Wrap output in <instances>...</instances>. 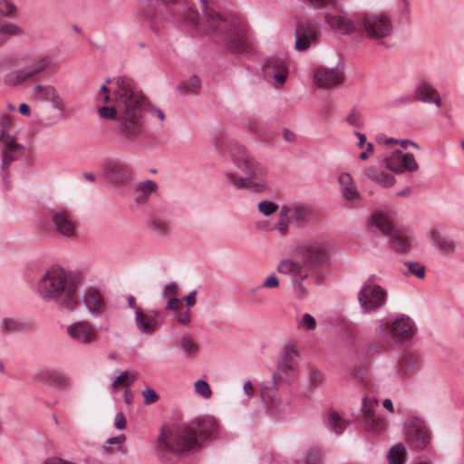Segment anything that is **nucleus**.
<instances>
[{
  "label": "nucleus",
  "mask_w": 464,
  "mask_h": 464,
  "mask_svg": "<svg viewBox=\"0 0 464 464\" xmlns=\"http://www.w3.org/2000/svg\"><path fill=\"white\" fill-rule=\"evenodd\" d=\"M106 82L114 86L115 105L100 107V116L116 120L122 143L127 148H132L138 144V140L145 130L141 113L144 96L126 76L108 78Z\"/></svg>",
  "instance_id": "obj_1"
},
{
  "label": "nucleus",
  "mask_w": 464,
  "mask_h": 464,
  "mask_svg": "<svg viewBox=\"0 0 464 464\" xmlns=\"http://www.w3.org/2000/svg\"><path fill=\"white\" fill-rule=\"evenodd\" d=\"M218 430V423L214 420L198 419L178 425L171 430H162L158 440L163 449L180 454L199 449L200 444L217 433Z\"/></svg>",
  "instance_id": "obj_2"
},
{
  "label": "nucleus",
  "mask_w": 464,
  "mask_h": 464,
  "mask_svg": "<svg viewBox=\"0 0 464 464\" xmlns=\"http://www.w3.org/2000/svg\"><path fill=\"white\" fill-rule=\"evenodd\" d=\"M79 281L61 267L48 270L38 283V293L45 301H53L73 311L80 304Z\"/></svg>",
  "instance_id": "obj_3"
},
{
  "label": "nucleus",
  "mask_w": 464,
  "mask_h": 464,
  "mask_svg": "<svg viewBox=\"0 0 464 464\" xmlns=\"http://www.w3.org/2000/svg\"><path fill=\"white\" fill-rule=\"evenodd\" d=\"M331 244L323 238H313L304 242L298 248L301 261L283 260L277 266L282 274H290L293 281L300 283L308 276V273L328 261Z\"/></svg>",
  "instance_id": "obj_4"
},
{
  "label": "nucleus",
  "mask_w": 464,
  "mask_h": 464,
  "mask_svg": "<svg viewBox=\"0 0 464 464\" xmlns=\"http://www.w3.org/2000/svg\"><path fill=\"white\" fill-rule=\"evenodd\" d=\"M229 153L235 165L246 176L238 177L232 172H226L224 174L226 180L237 189H247L253 193L265 191L266 183L259 178L266 175V168L262 163L252 160L246 148L237 142L229 145Z\"/></svg>",
  "instance_id": "obj_5"
},
{
  "label": "nucleus",
  "mask_w": 464,
  "mask_h": 464,
  "mask_svg": "<svg viewBox=\"0 0 464 464\" xmlns=\"http://www.w3.org/2000/svg\"><path fill=\"white\" fill-rule=\"evenodd\" d=\"M209 30L222 34L221 41L235 54L240 55L248 48L250 38L246 21L239 16L223 18L219 14L209 11L205 0H200Z\"/></svg>",
  "instance_id": "obj_6"
},
{
  "label": "nucleus",
  "mask_w": 464,
  "mask_h": 464,
  "mask_svg": "<svg viewBox=\"0 0 464 464\" xmlns=\"http://www.w3.org/2000/svg\"><path fill=\"white\" fill-rule=\"evenodd\" d=\"M314 8L324 9L325 24L336 34H349L358 32L357 22L354 23L346 13L337 9V0H310Z\"/></svg>",
  "instance_id": "obj_7"
},
{
  "label": "nucleus",
  "mask_w": 464,
  "mask_h": 464,
  "mask_svg": "<svg viewBox=\"0 0 464 464\" xmlns=\"http://www.w3.org/2000/svg\"><path fill=\"white\" fill-rule=\"evenodd\" d=\"M358 32L371 40L379 42L393 33L392 19L385 14H364L357 20Z\"/></svg>",
  "instance_id": "obj_8"
},
{
  "label": "nucleus",
  "mask_w": 464,
  "mask_h": 464,
  "mask_svg": "<svg viewBox=\"0 0 464 464\" xmlns=\"http://www.w3.org/2000/svg\"><path fill=\"white\" fill-rule=\"evenodd\" d=\"M315 218V215L305 205H283L279 212V220L275 226L282 236L288 230V224L302 227Z\"/></svg>",
  "instance_id": "obj_9"
},
{
  "label": "nucleus",
  "mask_w": 464,
  "mask_h": 464,
  "mask_svg": "<svg viewBox=\"0 0 464 464\" xmlns=\"http://www.w3.org/2000/svg\"><path fill=\"white\" fill-rule=\"evenodd\" d=\"M387 300V292L373 283L365 284L358 293V301L363 314L377 312Z\"/></svg>",
  "instance_id": "obj_10"
},
{
  "label": "nucleus",
  "mask_w": 464,
  "mask_h": 464,
  "mask_svg": "<svg viewBox=\"0 0 464 464\" xmlns=\"http://www.w3.org/2000/svg\"><path fill=\"white\" fill-rule=\"evenodd\" d=\"M396 227V215L389 208L372 210L365 220V227L369 232H378L386 237Z\"/></svg>",
  "instance_id": "obj_11"
},
{
  "label": "nucleus",
  "mask_w": 464,
  "mask_h": 464,
  "mask_svg": "<svg viewBox=\"0 0 464 464\" xmlns=\"http://www.w3.org/2000/svg\"><path fill=\"white\" fill-rule=\"evenodd\" d=\"M132 169L124 160L113 159L102 165V178L112 186L128 185L132 178Z\"/></svg>",
  "instance_id": "obj_12"
},
{
  "label": "nucleus",
  "mask_w": 464,
  "mask_h": 464,
  "mask_svg": "<svg viewBox=\"0 0 464 464\" xmlns=\"http://www.w3.org/2000/svg\"><path fill=\"white\" fill-rule=\"evenodd\" d=\"M344 67L338 63L334 67L320 66L314 72V82L322 89H333L341 85L343 82Z\"/></svg>",
  "instance_id": "obj_13"
},
{
  "label": "nucleus",
  "mask_w": 464,
  "mask_h": 464,
  "mask_svg": "<svg viewBox=\"0 0 464 464\" xmlns=\"http://www.w3.org/2000/svg\"><path fill=\"white\" fill-rule=\"evenodd\" d=\"M321 33L315 25L310 22L299 21L295 29V48L304 52L310 47L318 44Z\"/></svg>",
  "instance_id": "obj_14"
},
{
  "label": "nucleus",
  "mask_w": 464,
  "mask_h": 464,
  "mask_svg": "<svg viewBox=\"0 0 464 464\" xmlns=\"http://www.w3.org/2000/svg\"><path fill=\"white\" fill-rule=\"evenodd\" d=\"M384 163L391 171L401 174L403 172H414L419 169L414 155L412 153H403L400 150H396L391 155L385 157Z\"/></svg>",
  "instance_id": "obj_15"
},
{
  "label": "nucleus",
  "mask_w": 464,
  "mask_h": 464,
  "mask_svg": "<svg viewBox=\"0 0 464 464\" xmlns=\"http://www.w3.org/2000/svg\"><path fill=\"white\" fill-rule=\"evenodd\" d=\"M377 405L378 401L376 398L370 396L363 397L362 411L365 429L374 433L381 432L386 428L384 418L375 414L374 408Z\"/></svg>",
  "instance_id": "obj_16"
},
{
  "label": "nucleus",
  "mask_w": 464,
  "mask_h": 464,
  "mask_svg": "<svg viewBox=\"0 0 464 464\" xmlns=\"http://www.w3.org/2000/svg\"><path fill=\"white\" fill-rule=\"evenodd\" d=\"M431 433L422 421L411 423L406 431V441L411 449L422 450L430 443Z\"/></svg>",
  "instance_id": "obj_17"
},
{
  "label": "nucleus",
  "mask_w": 464,
  "mask_h": 464,
  "mask_svg": "<svg viewBox=\"0 0 464 464\" xmlns=\"http://www.w3.org/2000/svg\"><path fill=\"white\" fill-rule=\"evenodd\" d=\"M414 95L416 101L424 103H434L438 108L441 107L442 102L438 90L424 76L417 78L414 85Z\"/></svg>",
  "instance_id": "obj_18"
},
{
  "label": "nucleus",
  "mask_w": 464,
  "mask_h": 464,
  "mask_svg": "<svg viewBox=\"0 0 464 464\" xmlns=\"http://www.w3.org/2000/svg\"><path fill=\"white\" fill-rule=\"evenodd\" d=\"M4 143L1 151L2 165L1 169L4 173V179L9 175V166L19 160H21L25 153V147L16 141V139L11 140Z\"/></svg>",
  "instance_id": "obj_19"
},
{
  "label": "nucleus",
  "mask_w": 464,
  "mask_h": 464,
  "mask_svg": "<svg viewBox=\"0 0 464 464\" xmlns=\"http://www.w3.org/2000/svg\"><path fill=\"white\" fill-rule=\"evenodd\" d=\"M265 76L272 78L277 84H284L288 77V64L285 59L272 56L268 57L264 64Z\"/></svg>",
  "instance_id": "obj_20"
},
{
  "label": "nucleus",
  "mask_w": 464,
  "mask_h": 464,
  "mask_svg": "<svg viewBox=\"0 0 464 464\" xmlns=\"http://www.w3.org/2000/svg\"><path fill=\"white\" fill-rule=\"evenodd\" d=\"M68 335L76 343L89 344L97 338V331L86 322L79 321L67 327Z\"/></svg>",
  "instance_id": "obj_21"
},
{
  "label": "nucleus",
  "mask_w": 464,
  "mask_h": 464,
  "mask_svg": "<svg viewBox=\"0 0 464 464\" xmlns=\"http://www.w3.org/2000/svg\"><path fill=\"white\" fill-rule=\"evenodd\" d=\"M52 221L55 231L60 235L67 237L74 236L76 221L71 213L63 209L55 211L52 215Z\"/></svg>",
  "instance_id": "obj_22"
},
{
  "label": "nucleus",
  "mask_w": 464,
  "mask_h": 464,
  "mask_svg": "<svg viewBox=\"0 0 464 464\" xmlns=\"http://www.w3.org/2000/svg\"><path fill=\"white\" fill-rule=\"evenodd\" d=\"M386 237L389 238L391 246L397 253L405 254L411 250L413 238L407 229L401 227L397 228L395 227L392 233Z\"/></svg>",
  "instance_id": "obj_23"
},
{
  "label": "nucleus",
  "mask_w": 464,
  "mask_h": 464,
  "mask_svg": "<svg viewBox=\"0 0 464 464\" xmlns=\"http://www.w3.org/2000/svg\"><path fill=\"white\" fill-rule=\"evenodd\" d=\"M82 301L85 304L89 313L93 315L101 314L105 306V300L102 293L94 288L87 290L83 294Z\"/></svg>",
  "instance_id": "obj_24"
},
{
  "label": "nucleus",
  "mask_w": 464,
  "mask_h": 464,
  "mask_svg": "<svg viewBox=\"0 0 464 464\" xmlns=\"http://www.w3.org/2000/svg\"><path fill=\"white\" fill-rule=\"evenodd\" d=\"M392 336L396 339L406 340L413 335V323L410 317L401 315L392 324L388 325Z\"/></svg>",
  "instance_id": "obj_25"
},
{
  "label": "nucleus",
  "mask_w": 464,
  "mask_h": 464,
  "mask_svg": "<svg viewBox=\"0 0 464 464\" xmlns=\"http://www.w3.org/2000/svg\"><path fill=\"white\" fill-rule=\"evenodd\" d=\"M291 353H294V350L291 352L285 351L283 357V362L278 363L277 371L272 376L274 387L276 389L282 382H289L291 381V377L288 375V372L292 371L294 368L292 360H291Z\"/></svg>",
  "instance_id": "obj_26"
},
{
  "label": "nucleus",
  "mask_w": 464,
  "mask_h": 464,
  "mask_svg": "<svg viewBox=\"0 0 464 464\" xmlns=\"http://www.w3.org/2000/svg\"><path fill=\"white\" fill-rule=\"evenodd\" d=\"M135 322L137 328L144 334H151L160 327L157 318L146 315L140 307L136 308Z\"/></svg>",
  "instance_id": "obj_27"
},
{
  "label": "nucleus",
  "mask_w": 464,
  "mask_h": 464,
  "mask_svg": "<svg viewBox=\"0 0 464 464\" xmlns=\"http://www.w3.org/2000/svg\"><path fill=\"white\" fill-rule=\"evenodd\" d=\"M419 358L411 353H406L399 361L398 374L401 379H408L418 371Z\"/></svg>",
  "instance_id": "obj_28"
},
{
  "label": "nucleus",
  "mask_w": 464,
  "mask_h": 464,
  "mask_svg": "<svg viewBox=\"0 0 464 464\" xmlns=\"http://www.w3.org/2000/svg\"><path fill=\"white\" fill-rule=\"evenodd\" d=\"M338 182L343 197L348 201H353L359 197L357 187L352 176L343 172L339 175Z\"/></svg>",
  "instance_id": "obj_29"
},
{
  "label": "nucleus",
  "mask_w": 464,
  "mask_h": 464,
  "mask_svg": "<svg viewBox=\"0 0 464 464\" xmlns=\"http://www.w3.org/2000/svg\"><path fill=\"white\" fill-rule=\"evenodd\" d=\"M148 227L156 234L165 236L169 231V221L161 212L155 210L147 220Z\"/></svg>",
  "instance_id": "obj_30"
},
{
  "label": "nucleus",
  "mask_w": 464,
  "mask_h": 464,
  "mask_svg": "<svg viewBox=\"0 0 464 464\" xmlns=\"http://www.w3.org/2000/svg\"><path fill=\"white\" fill-rule=\"evenodd\" d=\"M24 34V30L12 22L0 24V47L5 44L11 37Z\"/></svg>",
  "instance_id": "obj_31"
},
{
  "label": "nucleus",
  "mask_w": 464,
  "mask_h": 464,
  "mask_svg": "<svg viewBox=\"0 0 464 464\" xmlns=\"http://www.w3.org/2000/svg\"><path fill=\"white\" fill-rule=\"evenodd\" d=\"M52 61L53 60L50 56H42L25 65L24 68L25 69L30 80H32L43 73L51 65Z\"/></svg>",
  "instance_id": "obj_32"
},
{
  "label": "nucleus",
  "mask_w": 464,
  "mask_h": 464,
  "mask_svg": "<svg viewBox=\"0 0 464 464\" xmlns=\"http://www.w3.org/2000/svg\"><path fill=\"white\" fill-rule=\"evenodd\" d=\"M16 131L14 130L13 122L9 115L5 113L0 114V142H5L16 139Z\"/></svg>",
  "instance_id": "obj_33"
},
{
  "label": "nucleus",
  "mask_w": 464,
  "mask_h": 464,
  "mask_svg": "<svg viewBox=\"0 0 464 464\" xmlns=\"http://www.w3.org/2000/svg\"><path fill=\"white\" fill-rule=\"evenodd\" d=\"M364 174L371 180L384 188L392 187L395 182V179L392 175L383 171H377L371 168L365 169Z\"/></svg>",
  "instance_id": "obj_34"
},
{
  "label": "nucleus",
  "mask_w": 464,
  "mask_h": 464,
  "mask_svg": "<svg viewBox=\"0 0 464 464\" xmlns=\"http://www.w3.org/2000/svg\"><path fill=\"white\" fill-rule=\"evenodd\" d=\"M406 459V450L402 443L399 442L392 446L387 454L388 464H404Z\"/></svg>",
  "instance_id": "obj_35"
},
{
  "label": "nucleus",
  "mask_w": 464,
  "mask_h": 464,
  "mask_svg": "<svg viewBox=\"0 0 464 464\" xmlns=\"http://www.w3.org/2000/svg\"><path fill=\"white\" fill-rule=\"evenodd\" d=\"M29 81L30 78L24 67L19 70L9 72L5 77V82L10 86L21 85Z\"/></svg>",
  "instance_id": "obj_36"
},
{
  "label": "nucleus",
  "mask_w": 464,
  "mask_h": 464,
  "mask_svg": "<svg viewBox=\"0 0 464 464\" xmlns=\"http://www.w3.org/2000/svg\"><path fill=\"white\" fill-rule=\"evenodd\" d=\"M327 425L332 431L339 435L343 432L347 422L336 411H330L327 414Z\"/></svg>",
  "instance_id": "obj_37"
},
{
  "label": "nucleus",
  "mask_w": 464,
  "mask_h": 464,
  "mask_svg": "<svg viewBox=\"0 0 464 464\" xmlns=\"http://www.w3.org/2000/svg\"><path fill=\"white\" fill-rule=\"evenodd\" d=\"M201 87V81L197 75H192L187 82L179 84V91L184 94H197Z\"/></svg>",
  "instance_id": "obj_38"
},
{
  "label": "nucleus",
  "mask_w": 464,
  "mask_h": 464,
  "mask_svg": "<svg viewBox=\"0 0 464 464\" xmlns=\"http://www.w3.org/2000/svg\"><path fill=\"white\" fill-rule=\"evenodd\" d=\"M158 186L155 181L151 179H147L145 181L140 182L136 187V192L139 194V198L142 202H145L149 199L150 194L156 191Z\"/></svg>",
  "instance_id": "obj_39"
},
{
  "label": "nucleus",
  "mask_w": 464,
  "mask_h": 464,
  "mask_svg": "<svg viewBox=\"0 0 464 464\" xmlns=\"http://www.w3.org/2000/svg\"><path fill=\"white\" fill-rule=\"evenodd\" d=\"M39 375L41 379L53 382L56 385L62 386L68 383V378L56 371H44L42 372Z\"/></svg>",
  "instance_id": "obj_40"
},
{
  "label": "nucleus",
  "mask_w": 464,
  "mask_h": 464,
  "mask_svg": "<svg viewBox=\"0 0 464 464\" xmlns=\"http://www.w3.org/2000/svg\"><path fill=\"white\" fill-rule=\"evenodd\" d=\"M430 237L434 240L440 248L445 252H453L455 249L454 242L442 237L438 231H430Z\"/></svg>",
  "instance_id": "obj_41"
},
{
  "label": "nucleus",
  "mask_w": 464,
  "mask_h": 464,
  "mask_svg": "<svg viewBox=\"0 0 464 464\" xmlns=\"http://www.w3.org/2000/svg\"><path fill=\"white\" fill-rule=\"evenodd\" d=\"M24 325V324L14 319L5 318L1 322L0 330L3 334L7 335L13 333L19 332L20 330H22Z\"/></svg>",
  "instance_id": "obj_42"
},
{
  "label": "nucleus",
  "mask_w": 464,
  "mask_h": 464,
  "mask_svg": "<svg viewBox=\"0 0 464 464\" xmlns=\"http://www.w3.org/2000/svg\"><path fill=\"white\" fill-rule=\"evenodd\" d=\"M136 379H137L136 373H131L129 371H124V372H121V374L113 380L111 386L112 387L123 386V387L128 388L131 385V383Z\"/></svg>",
  "instance_id": "obj_43"
},
{
  "label": "nucleus",
  "mask_w": 464,
  "mask_h": 464,
  "mask_svg": "<svg viewBox=\"0 0 464 464\" xmlns=\"http://www.w3.org/2000/svg\"><path fill=\"white\" fill-rule=\"evenodd\" d=\"M17 9L10 0H0V18L12 17Z\"/></svg>",
  "instance_id": "obj_44"
},
{
  "label": "nucleus",
  "mask_w": 464,
  "mask_h": 464,
  "mask_svg": "<svg viewBox=\"0 0 464 464\" xmlns=\"http://www.w3.org/2000/svg\"><path fill=\"white\" fill-rule=\"evenodd\" d=\"M416 102V97L414 94H403L401 95L390 102V105L393 108H401L404 106H408Z\"/></svg>",
  "instance_id": "obj_45"
},
{
  "label": "nucleus",
  "mask_w": 464,
  "mask_h": 464,
  "mask_svg": "<svg viewBox=\"0 0 464 464\" xmlns=\"http://www.w3.org/2000/svg\"><path fill=\"white\" fill-rule=\"evenodd\" d=\"M404 265L408 267V272L404 273L405 275H414L418 278H423L425 276L426 268L423 265L411 261H406Z\"/></svg>",
  "instance_id": "obj_46"
},
{
  "label": "nucleus",
  "mask_w": 464,
  "mask_h": 464,
  "mask_svg": "<svg viewBox=\"0 0 464 464\" xmlns=\"http://www.w3.org/2000/svg\"><path fill=\"white\" fill-rule=\"evenodd\" d=\"M54 89L55 88L53 86H52V85L36 84L34 87V93L40 100L48 101L51 93L53 92Z\"/></svg>",
  "instance_id": "obj_47"
},
{
  "label": "nucleus",
  "mask_w": 464,
  "mask_h": 464,
  "mask_svg": "<svg viewBox=\"0 0 464 464\" xmlns=\"http://www.w3.org/2000/svg\"><path fill=\"white\" fill-rule=\"evenodd\" d=\"M48 101H50L53 109L59 111L60 114L64 116L65 113V105L62 99V97L57 92L56 89L51 93Z\"/></svg>",
  "instance_id": "obj_48"
},
{
  "label": "nucleus",
  "mask_w": 464,
  "mask_h": 464,
  "mask_svg": "<svg viewBox=\"0 0 464 464\" xmlns=\"http://www.w3.org/2000/svg\"><path fill=\"white\" fill-rule=\"evenodd\" d=\"M81 180L82 182L90 183L92 185H102L104 179L102 174L100 175L99 173L85 171L82 174Z\"/></svg>",
  "instance_id": "obj_49"
},
{
  "label": "nucleus",
  "mask_w": 464,
  "mask_h": 464,
  "mask_svg": "<svg viewBox=\"0 0 464 464\" xmlns=\"http://www.w3.org/2000/svg\"><path fill=\"white\" fill-rule=\"evenodd\" d=\"M303 464H321L322 453L318 449H311L302 459Z\"/></svg>",
  "instance_id": "obj_50"
},
{
  "label": "nucleus",
  "mask_w": 464,
  "mask_h": 464,
  "mask_svg": "<svg viewBox=\"0 0 464 464\" xmlns=\"http://www.w3.org/2000/svg\"><path fill=\"white\" fill-rule=\"evenodd\" d=\"M181 348L187 355L196 353L198 350V344L192 342L188 336H182Z\"/></svg>",
  "instance_id": "obj_51"
},
{
  "label": "nucleus",
  "mask_w": 464,
  "mask_h": 464,
  "mask_svg": "<svg viewBox=\"0 0 464 464\" xmlns=\"http://www.w3.org/2000/svg\"><path fill=\"white\" fill-rule=\"evenodd\" d=\"M195 391L205 399L209 398L212 393L209 384L203 380H198L195 382Z\"/></svg>",
  "instance_id": "obj_52"
},
{
  "label": "nucleus",
  "mask_w": 464,
  "mask_h": 464,
  "mask_svg": "<svg viewBox=\"0 0 464 464\" xmlns=\"http://www.w3.org/2000/svg\"><path fill=\"white\" fill-rule=\"evenodd\" d=\"M298 327H303L304 329L307 331H311L315 329L316 327V321L310 314H304L302 317V320L298 325Z\"/></svg>",
  "instance_id": "obj_53"
},
{
  "label": "nucleus",
  "mask_w": 464,
  "mask_h": 464,
  "mask_svg": "<svg viewBox=\"0 0 464 464\" xmlns=\"http://www.w3.org/2000/svg\"><path fill=\"white\" fill-rule=\"evenodd\" d=\"M346 121L356 128H361L363 124L361 113L353 110L346 117Z\"/></svg>",
  "instance_id": "obj_54"
},
{
  "label": "nucleus",
  "mask_w": 464,
  "mask_h": 464,
  "mask_svg": "<svg viewBox=\"0 0 464 464\" xmlns=\"http://www.w3.org/2000/svg\"><path fill=\"white\" fill-rule=\"evenodd\" d=\"M142 396L144 398V403L146 405L151 404V403L157 401L159 399V395L151 388H147L145 391H143Z\"/></svg>",
  "instance_id": "obj_55"
},
{
  "label": "nucleus",
  "mask_w": 464,
  "mask_h": 464,
  "mask_svg": "<svg viewBox=\"0 0 464 464\" xmlns=\"http://www.w3.org/2000/svg\"><path fill=\"white\" fill-rule=\"evenodd\" d=\"M183 306V300L178 297H169L167 300L166 310L175 311L179 310Z\"/></svg>",
  "instance_id": "obj_56"
},
{
  "label": "nucleus",
  "mask_w": 464,
  "mask_h": 464,
  "mask_svg": "<svg viewBox=\"0 0 464 464\" xmlns=\"http://www.w3.org/2000/svg\"><path fill=\"white\" fill-rule=\"evenodd\" d=\"M175 316L179 324L187 325L190 323V309L188 308L185 312L177 313Z\"/></svg>",
  "instance_id": "obj_57"
},
{
  "label": "nucleus",
  "mask_w": 464,
  "mask_h": 464,
  "mask_svg": "<svg viewBox=\"0 0 464 464\" xmlns=\"http://www.w3.org/2000/svg\"><path fill=\"white\" fill-rule=\"evenodd\" d=\"M179 293V285L175 282L168 283L162 290L163 295H175Z\"/></svg>",
  "instance_id": "obj_58"
},
{
  "label": "nucleus",
  "mask_w": 464,
  "mask_h": 464,
  "mask_svg": "<svg viewBox=\"0 0 464 464\" xmlns=\"http://www.w3.org/2000/svg\"><path fill=\"white\" fill-rule=\"evenodd\" d=\"M127 421L122 412H118L114 419V427L117 430H122L126 428Z\"/></svg>",
  "instance_id": "obj_59"
},
{
  "label": "nucleus",
  "mask_w": 464,
  "mask_h": 464,
  "mask_svg": "<svg viewBox=\"0 0 464 464\" xmlns=\"http://www.w3.org/2000/svg\"><path fill=\"white\" fill-rule=\"evenodd\" d=\"M148 112H149L150 117L158 118L160 120V125L163 123V121H164V112H163V111L161 109H160L158 107H155V106H151V107L149 108Z\"/></svg>",
  "instance_id": "obj_60"
},
{
  "label": "nucleus",
  "mask_w": 464,
  "mask_h": 464,
  "mask_svg": "<svg viewBox=\"0 0 464 464\" xmlns=\"http://www.w3.org/2000/svg\"><path fill=\"white\" fill-rule=\"evenodd\" d=\"M278 279L277 277L274 275V274H271L262 284V286L263 287H266V288H276L278 286Z\"/></svg>",
  "instance_id": "obj_61"
},
{
  "label": "nucleus",
  "mask_w": 464,
  "mask_h": 464,
  "mask_svg": "<svg viewBox=\"0 0 464 464\" xmlns=\"http://www.w3.org/2000/svg\"><path fill=\"white\" fill-rule=\"evenodd\" d=\"M279 205H258L259 211L265 215L269 216L277 210Z\"/></svg>",
  "instance_id": "obj_62"
},
{
  "label": "nucleus",
  "mask_w": 464,
  "mask_h": 464,
  "mask_svg": "<svg viewBox=\"0 0 464 464\" xmlns=\"http://www.w3.org/2000/svg\"><path fill=\"white\" fill-rule=\"evenodd\" d=\"M197 290H193L191 291L188 295L184 296L183 300L186 302L187 304V306L189 308V307H192L196 304L197 303Z\"/></svg>",
  "instance_id": "obj_63"
},
{
  "label": "nucleus",
  "mask_w": 464,
  "mask_h": 464,
  "mask_svg": "<svg viewBox=\"0 0 464 464\" xmlns=\"http://www.w3.org/2000/svg\"><path fill=\"white\" fill-rule=\"evenodd\" d=\"M248 130L252 132L256 133L258 138L262 140H265V138L263 137L262 129L261 127L255 121H249L248 123Z\"/></svg>",
  "instance_id": "obj_64"
}]
</instances>
